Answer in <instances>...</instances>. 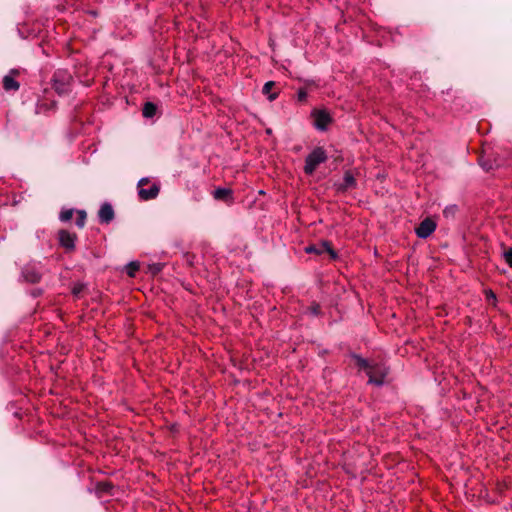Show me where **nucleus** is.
<instances>
[{"instance_id":"6ab92c4d","label":"nucleus","mask_w":512,"mask_h":512,"mask_svg":"<svg viewBox=\"0 0 512 512\" xmlns=\"http://www.w3.org/2000/svg\"><path fill=\"white\" fill-rule=\"evenodd\" d=\"M25 275L26 278L31 282H37L40 279L39 274L36 272H27Z\"/></svg>"},{"instance_id":"f8f14e48","label":"nucleus","mask_w":512,"mask_h":512,"mask_svg":"<svg viewBox=\"0 0 512 512\" xmlns=\"http://www.w3.org/2000/svg\"><path fill=\"white\" fill-rule=\"evenodd\" d=\"M156 105L152 102H146L143 107V116L145 117H153L156 113Z\"/></svg>"},{"instance_id":"423d86ee","label":"nucleus","mask_w":512,"mask_h":512,"mask_svg":"<svg viewBox=\"0 0 512 512\" xmlns=\"http://www.w3.org/2000/svg\"><path fill=\"white\" fill-rule=\"evenodd\" d=\"M160 192V185L158 183H151L149 188L139 189V198L143 201L155 199Z\"/></svg>"},{"instance_id":"a878e982","label":"nucleus","mask_w":512,"mask_h":512,"mask_svg":"<svg viewBox=\"0 0 512 512\" xmlns=\"http://www.w3.org/2000/svg\"><path fill=\"white\" fill-rule=\"evenodd\" d=\"M489 298H493V299H495V298H496V297H495V295L493 294V292H491V291H490V293H489Z\"/></svg>"},{"instance_id":"2eb2a0df","label":"nucleus","mask_w":512,"mask_h":512,"mask_svg":"<svg viewBox=\"0 0 512 512\" xmlns=\"http://www.w3.org/2000/svg\"><path fill=\"white\" fill-rule=\"evenodd\" d=\"M139 270V264L137 262H131L127 265L126 271L130 277H134L135 273Z\"/></svg>"},{"instance_id":"a211bd4d","label":"nucleus","mask_w":512,"mask_h":512,"mask_svg":"<svg viewBox=\"0 0 512 512\" xmlns=\"http://www.w3.org/2000/svg\"><path fill=\"white\" fill-rule=\"evenodd\" d=\"M504 259L506 261V263L512 267V247H510L509 249H507L504 254Z\"/></svg>"},{"instance_id":"ddd939ff","label":"nucleus","mask_w":512,"mask_h":512,"mask_svg":"<svg viewBox=\"0 0 512 512\" xmlns=\"http://www.w3.org/2000/svg\"><path fill=\"white\" fill-rule=\"evenodd\" d=\"M274 84L275 83L273 81H269V82L265 83V85L263 87V93L268 95V99L270 101H273L277 97V94H275V93L270 94V91H271L272 87L274 86Z\"/></svg>"},{"instance_id":"393cba45","label":"nucleus","mask_w":512,"mask_h":512,"mask_svg":"<svg viewBox=\"0 0 512 512\" xmlns=\"http://www.w3.org/2000/svg\"><path fill=\"white\" fill-rule=\"evenodd\" d=\"M345 180L348 183V182H350L352 180V178L347 174Z\"/></svg>"},{"instance_id":"0eeeda50","label":"nucleus","mask_w":512,"mask_h":512,"mask_svg":"<svg viewBox=\"0 0 512 512\" xmlns=\"http://www.w3.org/2000/svg\"><path fill=\"white\" fill-rule=\"evenodd\" d=\"M314 124L319 130H325L331 122V117L326 111H315L313 113Z\"/></svg>"},{"instance_id":"7ed1b4c3","label":"nucleus","mask_w":512,"mask_h":512,"mask_svg":"<svg viewBox=\"0 0 512 512\" xmlns=\"http://www.w3.org/2000/svg\"><path fill=\"white\" fill-rule=\"evenodd\" d=\"M305 252L309 254L314 253L318 255L324 252H328L332 259L337 258V253L332 249L330 243L327 241H322L319 244L309 245L305 247Z\"/></svg>"},{"instance_id":"9b49d317","label":"nucleus","mask_w":512,"mask_h":512,"mask_svg":"<svg viewBox=\"0 0 512 512\" xmlns=\"http://www.w3.org/2000/svg\"><path fill=\"white\" fill-rule=\"evenodd\" d=\"M480 165L483 167V169L489 171L494 168L500 167L501 163L497 159H495L494 161H491L490 159H482L480 161Z\"/></svg>"},{"instance_id":"39448f33","label":"nucleus","mask_w":512,"mask_h":512,"mask_svg":"<svg viewBox=\"0 0 512 512\" xmlns=\"http://www.w3.org/2000/svg\"><path fill=\"white\" fill-rule=\"evenodd\" d=\"M58 238L60 245L66 250L73 251L75 249V241L77 239L75 233H70L66 230H60L58 232Z\"/></svg>"},{"instance_id":"6e6552de","label":"nucleus","mask_w":512,"mask_h":512,"mask_svg":"<svg viewBox=\"0 0 512 512\" xmlns=\"http://www.w3.org/2000/svg\"><path fill=\"white\" fill-rule=\"evenodd\" d=\"M19 74L18 70H11L10 73L3 77V88L6 91H17L20 87L19 82L15 80V76Z\"/></svg>"},{"instance_id":"f257e3e1","label":"nucleus","mask_w":512,"mask_h":512,"mask_svg":"<svg viewBox=\"0 0 512 512\" xmlns=\"http://www.w3.org/2000/svg\"><path fill=\"white\" fill-rule=\"evenodd\" d=\"M355 368L358 370L359 374L363 373L368 377L367 384L376 387H382L385 384L388 369L384 365L354 354V369Z\"/></svg>"},{"instance_id":"4be33fe9","label":"nucleus","mask_w":512,"mask_h":512,"mask_svg":"<svg viewBox=\"0 0 512 512\" xmlns=\"http://www.w3.org/2000/svg\"><path fill=\"white\" fill-rule=\"evenodd\" d=\"M306 97H307V93H306V91H305V90H303V89H300V90L298 91V100H299V101H304V100L306 99Z\"/></svg>"},{"instance_id":"20e7f679","label":"nucleus","mask_w":512,"mask_h":512,"mask_svg":"<svg viewBox=\"0 0 512 512\" xmlns=\"http://www.w3.org/2000/svg\"><path fill=\"white\" fill-rule=\"evenodd\" d=\"M436 229V223L430 219L426 218L416 227L415 233L421 239L428 238Z\"/></svg>"},{"instance_id":"4468645a","label":"nucleus","mask_w":512,"mask_h":512,"mask_svg":"<svg viewBox=\"0 0 512 512\" xmlns=\"http://www.w3.org/2000/svg\"><path fill=\"white\" fill-rule=\"evenodd\" d=\"M86 221V212L84 210L77 211L76 224L79 228H83Z\"/></svg>"},{"instance_id":"412c9836","label":"nucleus","mask_w":512,"mask_h":512,"mask_svg":"<svg viewBox=\"0 0 512 512\" xmlns=\"http://www.w3.org/2000/svg\"><path fill=\"white\" fill-rule=\"evenodd\" d=\"M308 309L313 315H318L320 312V306L318 304H312Z\"/></svg>"},{"instance_id":"1a4fd4ad","label":"nucleus","mask_w":512,"mask_h":512,"mask_svg":"<svg viewBox=\"0 0 512 512\" xmlns=\"http://www.w3.org/2000/svg\"><path fill=\"white\" fill-rule=\"evenodd\" d=\"M98 216L102 223H110L114 219V210L111 204H102L98 212Z\"/></svg>"},{"instance_id":"f03ea898","label":"nucleus","mask_w":512,"mask_h":512,"mask_svg":"<svg viewBox=\"0 0 512 512\" xmlns=\"http://www.w3.org/2000/svg\"><path fill=\"white\" fill-rule=\"evenodd\" d=\"M327 154L322 147L315 148L305 159L304 172L312 175L316 168L327 160Z\"/></svg>"},{"instance_id":"bb28decb","label":"nucleus","mask_w":512,"mask_h":512,"mask_svg":"<svg viewBox=\"0 0 512 512\" xmlns=\"http://www.w3.org/2000/svg\"><path fill=\"white\" fill-rule=\"evenodd\" d=\"M159 270H160V268H159V267H155V268H153V272H157V271H159Z\"/></svg>"},{"instance_id":"b1692460","label":"nucleus","mask_w":512,"mask_h":512,"mask_svg":"<svg viewBox=\"0 0 512 512\" xmlns=\"http://www.w3.org/2000/svg\"><path fill=\"white\" fill-rule=\"evenodd\" d=\"M82 290V287L81 286H76L73 288V294L77 295L78 293H80Z\"/></svg>"},{"instance_id":"5701e85b","label":"nucleus","mask_w":512,"mask_h":512,"mask_svg":"<svg viewBox=\"0 0 512 512\" xmlns=\"http://www.w3.org/2000/svg\"><path fill=\"white\" fill-rule=\"evenodd\" d=\"M456 207L455 206H452V207H446L445 210H444V214L445 215H448V213H452L454 211Z\"/></svg>"},{"instance_id":"f3484780","label":"nucleus","mask_w":512,"mask_h":512,"mask_svg":"<svg viewBox=\"0 0 512 512\" xmlns=\"http://www.w3.org/2000/svg\"><path fill=\"white\" fill-rule=\"evenodd\" d=\"M73 213H74L73 209L64 210L60 213L59 218L61 221H64V222L69 221L72 218Z\"/></svg>"},{"instance_id":"dca6fc26","label":"nucleus","mask_w":512,"mask_h":512,"mask_svg":"<svg viewBox=\"0 0 512 512\" xmlns=\"http://www.w3.org/2000/svg\"><path fill=\"white\" fill-rule=\"evenodd\" d=\"M112 488L109 482H100L97 484V491L99 493H108Z\"/></svg>"},{"instance_id":"aec40b11","label":"nucleus","mask_w":512,"mask_h":512,"mask_svg":"<svg viewBox=\"0 0 512 512\" xmlns=\"http://www.w3.org/2000/svg\"><path fill=\"white\" fill-rule=\"evenodd\" d=\"M150 184V179L147 178V177H144V178H141L139 181H138V184H137V187H138V190L139 189H144L146 185Z\"/></svg>"},{"instance_id":"9d476101","label":"nucleus","mask_w":512,"mask_h":512,"mask_svg":"<svg viewBox=\"0 0 512 512\" xmlns=\"http://www.w3.org/2000/svg\"><path fill=\"white\" fill-rule=\"evenodd\" d=\"M213 197L216 200L231 203L233 202V191L230 188L220 187L214 190Z\"/></svg>"}]
</instances>
